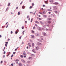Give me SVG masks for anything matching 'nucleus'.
Instances as JSON below:
<instances>
[{
  "label": "nucleus",
  "instance_id": "nucleus-1",
  "mask_svg": "<svg viewBox=\"0 0 66 66\" xmlns=\"http://www.w3.org/2000/svg\"><path fill=\"white\" fill-rule=\"evenodd\" d=\"M53 4H54L55 5H57L59 4V3L55 2L53 3Z\"/></svg>",
  "mask_w": 66,
  "mask_h": 66
},
{
  "label": "nucleus",
  "instance_id": "nucleus-2",
  "mask_svg": "<svg viewBox=\"0 0 66 66\" xmlns=\"http://www.w3.org/2000/svg\"><path fill=\"white\" fill-rule=\"evenodd\" d=\"M39 35V34L38 32H37L35 34V35L36 36H38Z\"/></svg>",
  "mask_w": 66,
  "mask_h": 66
},
{
  "label": "nucleus",
  "instance_id": "nucleus-3",
  "mask_svg": "<svg viewBox=\"0 0 66 66\" xmlns=\"http://www.w3.org/2000/svg\"><path fill=\"white\" fill-rule=\"evenodd\" d=\"M18 31H19V30L18 29H17L15 33L16 34H17V33L18 32Z\"/></svg>",
  "mask_w": 66,
  "mask_h": 66
},
{
  "label": "nucleus",
  "instance_id": "nucleus-4",
  "mask_svg": "<svg viewBox=\"0 0 66 66\" xmlns=\"http://www.w3.org/2000/svg\"><path fill=\"white\" fill-rule=\"evenodd\" d=\"M48 1H44V2H45V3H46V4H48Z\"/></svg>",
  "mask_w": 66,
  "mask_h": 66
},
{
  "label": "nucleus",
  "instance_id": "nucleus-5",
  "mask_svg": "<svg viewBox=\"0 0 66 66\" xmlns=\"http://www.w3.org/2000/svg\"><path fill=\"white\" fill-rule=\"evenodd\" d=\"M43 34L44 36H46V33H45L44 32H43Z\"/></svg>",
  "mask_w": 66,
  "mask_h": 66
},
{
  "label": "nucleus",
  "instance_id": "nucleus-6",
  "mask_svg": "<svg viewBox=\"0 0 66 66\" xmlns=\"http://www.w3.org/2000/svg\"><path fill=\"white\" fill-rule=\"evenodd\" d=\"M50 2L51 3H53V0H51L50 1Z\"/></svg>",
  "mask_w": 66,
  "mask_h": 66
},
{
  "label": "nucleus",
  "instance_id": "nucleus-7",
  "mask_svg": "<svg viewBox=\"0 0 66 66\" xmlns=\"http://www.w3.org/2000/svg\"><path fill=\"white\" fill-rule=\"evenodd\" d=\"M21 61L23 62V63H25V61L23 59H22L21 60Z\"/></svg>",
  "mask_w": 66,
  "mask_h": 66
},
{
  "label": "nucleus",
  "instance_id": "nucleus-8",
  "mask_svg": "<svg viewBox=\"0 0 66 66\" xmlns=\"http://www.w3.org/2000/svg\"><path fill=\"white\" fill-rule=\"evenodd\" d=\"M37 44L38 45H42V43H37Z\"/></svg>",
  "mask_w": 66,
  "mask_h": 66
},
{
  "label": "nucleus",
  "instance_id": "nucleus-9",
  "mask_svg": "<svg viewBox=\"0 0 66 66\" xmlns=\"http://www.w3.org/2000/svg\"><path fill=\"white\" fill-rule=\"evenodd\" d=\"M53 8L55 10H56L57 9V7H56V6L54 7Z\"/></svg>",
  "mask_w": 66,
  "mask_h": 66
},
{
  "label": "nucleus",
  "instance_id": "nucleus-10",
  "mask_svg": "<svg viewBox=\"0 0 66 66\" xmlns=\"http://www.w3.org/2000/svg\"><path fill=\"white\" fill-rule=\"evenodd\" d=\"M32 46L33 47H34V43H32Z\"/></svg>",
  "mask_w": 66,
  "mask_h": 66
},
{
  "label": "nucleus",
  "instance_id": "nucleus-11",
  "mask_svg": "<svg viewBox=\"0 0 66 66\" xmlns=\"http://www.w3.org/2000/svg\"><path fill=\"white\" fill-rule=\"evenodd\" d=\"M31 32H32V33H33V34H34V33H34V31L33 30H31Z\"/></svg>",
  "mask_w": 66,
  "mask_h": 66
},
{
  "label": "nucleus",
  "instance_id": "nucleus-12",
  "mask_svg": "<svg viewBox=\"0 0 66 66\" xmlns=\"http://www.w3.org/2000/svg\"><path fill=\"white\" fill-rule=\"evenodd\" d=\"M40 37L41 38V40H43V36H41Z\"/></svg>",
  "mask_w": 66,
  "mask_h": 66
},
{
  "label": "nucleus",
  "instance_id": "nucleus-13",
  "mask_svg": "<svg viewBox=\"0 0 66 66\" xmlns=\"http://www.w3.org/2000/svg\"><path fill=\"white\" fill-rule=\"evenodd\" d=\"M22 8L23 9H24L25 8V6H23L22 7Z\"/></svg>",
  "mask_w": 66,
  "mask_h": 66
},
{
  "label": "nucleus",
  "instance_id": "nucleus-14",
  "mask_svg": "<svg viewBox=\"0 0 66 66\" xmlns=\"http://www.w3.org/2000/svg\"><path fill=\"white\" fill-rule=\"evenodd\" d=\"M35 22L36 23H39V22H38V21H35Z\"/></svg>",
  "mask_w": 66,
  "mask_h": 66
},
{
  "label": "nucleus",
  "instance_id": "nucleus-15",
  "mask_svg": "<svg viewBox=\"0 0 66 66\" xmlns=\"http://www.w3.org/2000/svg\"><path fill=\"white\" fill-rule=\"evenodd\" d=\"M32 7H33V6H30V7H29V9H32Z\"/></svg>",
  "mask_w": 66,
  "mask_h": 66
},
{
  "label": "nucleus",
  "instance_id": "nucleus-16",
  "mask_svg": "<svg viewBox=\"0 0 66 66\" xmlns=\"http://www.w3.org/2000/svg\"><path fill=\"white\" fill-rule=\"evenodd\" d=\"M20 57H22V58L23 57V56L22 55H21Z\"/></svg>",
  "mask_w": 66,
  "mask_h": 66
},
{
  "label": "nucleus",
  "instance_id": "nucleus-17",
  "mask_svg": "<svg viewBox=\"0 0 66 66\" xmlns=\"http://www.w3.org/2000/svg\"><path fill=\"white\" fill-rule=\"evenodd\" d=\"M48 23H51V21H48Z\"/></svg>",
  "mask_w": 66,
  "mask_h": 66
},
{
  "label": "nucleus",
  "instance_id": "nucleus-18",
  "mask_svg": "<svg viewBox=\"0 0 66 66\" xmlns=\"http://www.w3.org/2000/svg\"><path fill=\"white\" fill-rule=\"evenodd\" d=\"M43 16L44 17L46 18L47 17V15H44Z\"/></svg>",
  "mask_w": 66,
  "mask_h": 66
},
{
  "label": "nucleus",
  "instance_id": "nucleus-19",
  "mask_svg": "<svg viewBox=\"0 0 66 66\" xmlns=\"http://www.w3.org/2000/svg\"><path fill=\"white\" fill-rule=\"evenodd\" d=\"M10 4H11V3H9L8 4V6H10Z\"/></svg>",
  "mask_w": 66,
  "mask_h": 66
},
{
  "label": "nucleus",
  "instance_id": "nucleus-20",
  "mask_svg": "<svg viewBox=\"0 0 66 66\" xmlns=\"http://www.w3.org/2000/svg\"><path fill=\"white\" fill-rule=\"evenodd\" d=\"M36 49L37 50H38V49H39V48H38V47H36Z\"/></svg>",
  "mask_w": 66,
  "mask_h": 66
},
{
  "label": "nucleus",
  "instance_id": "nucleus-21",
  "mask_svg": "<svg viewBox=\"0 0 66 66\" xmlns=\"http://www.w3.org/2000/svg\"><path fill=\"white\" fill-rule=\"evenodd\" d=\"M54 12H55V13H56V14H57V12L56 11H54Z\"/></svg>",
  "mask_w": 66,
  "mask_h": 66
},
{
  "label": "nucleus",
  "instance_id": "nucleus-22",
  "mask_svg": "<svg viewBox=\"0 0 66 66\" xmlns=\"http://www.w3.org/2000/svg\"><path fill=\"white\" fill-rule=\"evenodd\" d=\"M31 38H34V36L32 35V36H31Z\"/></svg>",
  "mask_w": 66,
  "mask_h": 66
},
{
  "label": "nucleus",
  "instance_id": "nucleus-23",
  "mask_svg": "<svg viewBox=\"0 0 66 66\" xmlns=\"http://www.w3.org/2000/svg\"><path fill=\"white\" fill-rule=\"evenodd\" d=\"M19 65L20 66H21V65H22L21 63H20L19 64Z\"/></svg>",
  "mask_w": 66,
  "mask_h": 66
},
{
  "label": "nucleus",
  "instance_id": "nucleus-24",
  "mask_svg": "<svg viewBox=\"0 0 66 66\" xmlns=\"http://www.w3.org/2000/svg\"><path fill=\"white\" fill-rule=\"evenodd\" d=\"M39 14H42V15H43V13H41V12H39Z\"/></svg>",
  "mask_w": 66,
  "mask_h": 66
},
{
  "label": "nucleus",
  "instance_id": "nucleus-25",
  "mask_svg": "<svg viewBox=\"0 0 66 66\" xmlns=\"http://www.w3.org/2000/svg\"><path fill=\"white\" fill-rule=\"evenodd\" d=\"M32 21H33V18H32L31 20V22H32Z\"/></svg>",
  "mask_w": 66,
  "mask_h": 66
},
{
  "label": "nucleus",
  "instance_id": "nucleus-26",
  "mask_svg": "<svg viewBox=\"0 0 66 66\" xmlns=\"http://www.w3.org/2000/svg\"><path fill=\"white\" fill-rule=\"evenodd\" d=\"M24 32H25V31H23V32H22L23 35L24 34Z\"/></svg>",
  "mask_w": 66,
  "mask_h": 66
},
{
  "label": "nucleus",
  "instance_id": "nucleus-27",
  "mask_svg": "<svg viewBox=\"0 0 66 66\" xmlns=\"http://www.w3.org/2000/svg\"><path fill=\"white\" fill-rule=\"evenodd\" d=\"M32 6H34V3H32Z\"/></svg>",
  "mask_w": 66,
  "mask_h": 66
},
{
  "label": "nucleus",
  "instance_id": "nucleus-28",
  "mask_svg": "<svg viewBox=\"0 0 66 66\" xmlns=\"http://www.w3.org/2000/svg\"><path fill=\"white\" fill-rule=\"evenodd\" d=\"M48 10L49 11H51H51H52V10H50V9Z\"/></svg>",
  "mask_w": 66,
  "mask_h": 66
},
{
  "label": "nucleus",
  "instance_id": "nucleus-29",
  "mask_svg": "<svg viewBox=\"0 0 66 66\" xmlns=\"http://www.w3.org/2000/svg\"><path fill=\"white\" fill-rule=\"evenodd\" d=\"M16 61H17L18 62L19 61V60L17 59L16 60Z\"/></svg>",
  "mask_w": 66,
  "mask_h": 66
},
{
  "label": "nucleus",
  "instance_id": "nucleus-30",
  "mask_svg": "<svg viewBox=\"0 0 66 66\" xmlns=\"http://www.w3.org/2000/svg\"><path fill=\"white\" fill-rule=\"evenodd\" d=\"M26 53H23V55H26Z\"/></svg>",
  "mask_w": 66,
  "mask_h": 66
},
{
  "label": "nucleus",
  "instance_id": "nucleus-31",
  "mask_svg": "<svg viewBox=\"0 0 66 66\" xmlns=\"http://www.w3.org/2000/svg\"><path fill=\"white\" fill-rule=\"evenodd\" d=\"M18 15H20V12H18Z\"/></svg>",
  "mask_w": 66,
  "mask_h": 66
},
{
  "label": "nucleus",
  "instance_id": "nucleus-32",
  "mask_svg": "<svg viewBox=\"0 0 66 66\" xmlns=\"http://www.w3.org/2000/svg\"><path fill=\"white\" fill-rule=\"evenodd\" d=\"M13 56H14V55L13 54H12L11 56V57H13Z\"/></svg>",
  "mask_w": 66,
  "mask_h": 66
},
{
  "label": "nucleus",
  "instance_id": "nucleus-33",
  "mask_svg": "<svg viewBox=\"0 0 66 66\" xmlns=\"http://www.w3.org/2000/svg\"><path fill=\"white\" fill-rule=\"evenodd\" d=\"M2 63H3V61H1V64H2Z\"/></svg>",
  "mask_w": 66,
  "mask_h": 66
},
{
  "label": "nucleus",
  "instance_id": "nucleus-34",
  "mask_svg": "<svg viewBox=\"0 0 66 66\" xmlns=\"http://www.w3.org/2000/svg\"><path fill=\"white\" fill-rule=\"evenodd\" d=\"M11 53L10 52H9V53L8 54V55H9Z\"/></svg>",
  "mask_w": 66,
  "mask_h": 66
},
{
  "label": "nucleus",
  "instance_id": "nucleus-35",
  "mask_svg": "<svg viewBox=\"0 0 66 66\" xmlns=\"http://www.w3.org/2000/svg\"><path fill=\"white\" fill-rule=\"evenodd\" d=\"M11 66H13V64H11Z\"/></svg>",
  "mask_w": 66,
  "mask_h": 66
},
{
  "label": "nucleus",
  "instance_id": "nucleus-36",
  "mask_svg": "<svg viewBox=\"0 0 66 66\" xmlns=\"http://www.w3.org/2000/svg\"><path fill=\"white\" fill-rule=\"evenodd\" d=\"M7 44H5V46H6V47H7Z\"/></svg>",
  "mask_w": 66,
  "mask_h": 66
},
{
  "label": "nucleus",
  "instance_id": "nucleus-37",
  "mask_svg": "<svg viewBox=\"0 0 66 66\" xmlns=\"http://www.w3.org/2000/svg\"><path fill=\"white\" fill-rule=\"evenodd\" d=\"M8 26H9V24H8L7 25L6 27V28H7V27H8Z\"/></svg>",
  "mask_w": 66,
  "mask_h": 66
},
{
  "label": "nucleus",
  "instance_id": "nucleus-38",
  "mask_svg": "<svg viewBox=\"0 0 66 66\" xmlns=\"http://www.w3.org/2000/svg\"><path fill=\"white\" fill-rule=\"evenodd\" d=\"M22 29H24V27H22Z\"/></svg>",
  "mask_w": 66,
  "mask_h": 66
},
{
  "label": "nucleus",
  "instance_id": "nucleus-39",
  "mask_svg": "<svg viewBox=\"0 0 66 66\" xmlns=\"http://www.w3.org/2000/svg\"><path fill=\"white\" fill-rule=\"evenodd\" d=\"M39 20H42V18H39Z\"/></svg>",
  "mask_w": 66,
  "mask_h": 66
},
{
  "label": "nucleus",
  "instance_id": "nucleus-40",
  "mask_svg": "<svg viewBox=\"0 0 66 66\" xmlns=\"http://www.w3.org/2000/svg\"><path fill=\"white\" fill-rule=\"evenodd\" d=\"M8 9H8V8H7L6 9V11H8Z\"/></svg>",
  "mask_w": 66,
  "mask_h": 66
},
{
  "label": "nucleus",
  "instance_id": "nucleus-41",
  "mask_svg": "<svg viewBox=\"0 0 66 66\" xmlns=\"http://www.w3.org/2000/svg\"><path fill=\"white\" fill-rule=\"evenodd\" d=\"M17 48H16L15 50V51H17Z\"/></svg>",
  "mask_w": 66,
  "mask_h": 66
},
{
  "label": "nucleus",
  "instance_id": "nucleus-42",
  "mask_svg": "<svg viewBox=\"0 0 66 66\" xmlns=\"http://www.w3.org/2000/svg\"><path fill=\"white\" fill-rule=\"evenodd\" d=\"M43 7H45V5H43Z\"/></svg>",
  "mask_w": 66,
  "mask_h": 66
},
{
  "label": "nucleus",
  "instance_id": "nucleus-43",
  "mask_svg": "<svg viewBox=\"0 0 66 66\" xmlns=\"http://www.w3.org/2000/svg\"><path fill=\"white\" fill-rule=\"evenodd\" d=\"M11 34H12L13 33V31H11Z\"/></svg>",
  "mask_w": 66,
  "mask_h": 66
},
{
  "label": "nucleus",
  "instance_id": "nucleus-44",
  "mask_svg": "<svg viewBox=\"0 0 66 66\" xmlns=\"http://www.w3.org/2000/svg\"><path fill=\"white\" fill-rule=\"evenodd\" d=\"M43 14H45V11H43Z\"/></svg>",
  "mask_w": 66,
  "mask_h": 66
},
{
  "label": "nucleus",
  "instance_id": "nucleus-45",
  "mask_svg": "<svg viewBox=\"0 0 66 66\" xmlns=\"http://www.w3.org/2000/svg\"><path fill=\"white\" fill-rule=\"evenodd\" d=\"M35 25L36 26V27H37V25L36 24H35Z\"/></svg>",
  "mask_w": 66,
  "mask_h": 66
},
{
  "label": "nucleus",
  "instance_id": "nucleus-46",
  "mask_svg": "<svg viewBox=\"0 0 66 66\" xmlns=\"http://www.w3.org/2000/svg\"><path fill=\"white\" fill-rule=\"evenodd\" d=\"M22 2H21L20 3V5H21L22 4Z\"/></svg>",
  "mask_w": 66,
  "mask_h": 66
},
{
  "label": "nucleus",
  "instance_id": "nucleus-47",
  "mask_svg": "<svg viewBox=\"0 0 66 66\" xmlns=\"http://www.w3.org/2000/svg\"><path fill=\"white\" fill-rule=\"evenodd\" d=\"M29 15H28L27 16V18H29Z\"/></svg>",
  "mask_w": 66,
  "mask_h": 66
},
{
  "label": "nucleus",
  "instance_id": "nucleus-48",
  "mask_svg": "<svg viewBox=\"0 0 66 66\" xmlns=\"http://www.w3.org/2000/svg\"><path fill=\"white\" fill-rule=\"evenodd\" d=\"M15 52H13V54H15Z\"/></svg>",
  "mask_w": 66,
  "mask_h": 66
},
{
  "label": "nucleus",
  "instance_id": "nucleus-49",
  "mask_svg": "<svg viewBox=\"0 0 66 66\" xmlns=\"http://www.w3.org/2000/svg\"><path fill=\"white\" fill-rule=\"evenodd\" d=\"M21 36L20 37H19L20 39H21Z\"/></svg>",
  "mask_w": 66,
  "mask_h": 66
},
{
  "label": "nucleus",
  "instance_id": "nucleus-50",
  "mask_svg": "<svg viewBox=\"0 0 66 66\" xmlns=\"http://www.w3.org/2000/svg\"><path fill=\"white\" fill-rule=\"evenodd\" d=\"M30 44H31V43H29L28 44L29 45H30Z\"/></svg>",
  "mask_w": 66,
  "mask_h": 66
},
{
  "label": "nucleus",
  "instance_id": "nucleus-51",
  "mask_svg": "<svg viewBox=\"0 0 66 66\" xmlns=\"http://www.w3.org/2000/svg\"><path fill=\"white\" fill-rule=\"evenodd\" d=\"M3 57L4 58L5 57V55H4L3 56Z\"/></svg>",
  "mask_w": 66,
  "mask_h": 66
},
{
  "label": "nucleus",
  "instance_id": "nucleus-52",
  "mask_svg": "<svg viewBox=\"0 0 66 66\" xmlns=\"http://www.w3.org/2000/svg\"><path fill=\"white\" fill-rule=\"evenodd\" d=\"M25 22L26 23H27V21H26Z\"/></svg>",
  "mask_w": 66,
  "mask_h": 66
},
{
  "label": "nucleus",
  "instance_id": "nucleus-53",
  "mask_svg": "<svg viewBox=\"0 0 66 66\" xmlns=\"http://www.w3.org/2000/svg\"><path fill=\"white\" fill-rule=\"evenodd\" d=\"M10 40V39H8V41H9V40Z\"/></svg>",
  "mask_w": 66,
  "mask_h": 66
},
{
  "label": "nucleus",
  "instance_id": "nucleus-54",
  "mask_svg": "<svg viewBox=\"0 0 66 66\" xmlns=\"http://www.w3.org/2000/svg\"><path fill=\"white\" fill-rule=\"evenodd\" d=\"M1 37H2V36H1V35H0V38Z\"/></svg>",
  "mask_w": 66,
  "mask_h": 66
},
{
  "label": "nucleus",
  "instance_id": "nucleus-55",
  "mask_svg": "<svg viewBox=\"0 0 66 66\" xmlns=\"http://www.w3.org/2000/svg\"><path fill=\"white\" fill-rule=\"evenodd\" d=\"M38 16L39 17H40V15H39Z\"/></svg>",
  "mask_w": 66,
  "mask_h": 66
},
{
  "label": "nucleus",
  "instance_id": "nucleus-56",
  "mask_svg": "<svg viewBox=\"0 0 66 66\" xmlns=\"http://www.w3.org/2000/svg\"><path fill=\"white\" fill-rule=\"evenodd\" d=\"M5 54V52L4 51V54Z\"/></svg>",
  "mask_w": 66,
  "mask_h": 66
},
{
  "label": "nucleus",
  "instance_id": "nucleus-57",
  "mask_svg": "<svg viewBox=\"0 0 66 66\" xmlns=\"http://www.w3.org/2000/svg\"><path fill=\"white\" fill-rule=\"evenodd\" d=\"M18 9V7H17L16 8V9Z\"/></svg>",
  "mask_w": 66,
  "mask_h": 66
},
{
  "label": "nucleus",
  "instance_id": "nucleus-58",
  "mask_svg": "<svg viewBox=\"0 0 66 66\" xmlns=\"http://www.w3.org/2000/svg\"><path fill=\"white\" fill-rule=\"evenodd\" d=\"M26 55H25V56H24V57H26Z\"/></svg>",
  "mask_w": 66,
  "mask_h": 66
},
{
  "label": "nucleus",
  "instance_id": "nucleus-59",
  "mask_svg": "<svg viewBox=\"0 0 66 66\" xmlns=\"http://www.w3.org/2000/svg\"><path fill=\"white\" fill-rule=\"evenodd\" d=\"M5 43H6V44H8V42H5Z\"/></svg>",
  "mask_w": 66,
  "mask_h": 66
},
{
  "label": "nucleus",
  "instance_id": "nucleus-60",
  "mask_svg": "<svg viewBox=\"0 0 66 66\" xmlns=\"http://www.w3.org/2000/svg\"><path fill=\"white\" fill-rule=\"evenodd\" d=\"M7 23H8V22H7V23H6L5 24L6 25V24H7Z\"/></svg>",
  "mask_w": 66,
  "mask_h": 66
},
{
  "label": "nucleus",
  "instance_id": "nucleus-61",
  "mask_svg": "<svg viewBox=\"0 0 66 66\" xmlns=\"http://www.w3.org/2000/svg\"><path fill=\"white\" fill-rule=\"evenodd\" d=\"M35 27H33V28L34 29H35Z\"/></svg>",
  "mask_w": 66,
  "mask_h": 66
},
{
  "label": "nucleus",
  "instance_id": "nucleus-62",
  "mask_svg": "<svg viewBox=\"0 0 66 66\" xmlns=\"http://www.w3.org/2000/svg\"><path fill=\"white\" fill-rule=\"evenodd\" d=\"M27 49H28V48H29V47H28V46H27Z\"/></svg>",
  "mask_w": 66,
  "mask_h": 66
},
{
  "label": "nucleus",
  "instance_id": "nucleus-63",
  "mask_svg": "<svg viewBox=\"0 0 66 66\" xmlns=\"http://www.w3.org/2000/svg\"><path fill=\"white\" fill-rule=\"evenodd\" d=\"M48 13H49L50 14V13H51V12H49Z\"/></svg>",
  "mask_w": 66,
  "mask_h": 66
},
{
  "label": "nucleus",
  "instance_id": "nucleus-64",
  "mask_svg": "<svg viewBox=\"0 0 66 66\" xmlns=\"http://www.w3.org/2000/svg\"><path fill=\"white\" fill-rule=\"evenodd\" d=\"M29 47H31V45H29Z\"/></svg>",
  "mask_w": 66,
  "mask_h": 66
}]
</instances>
